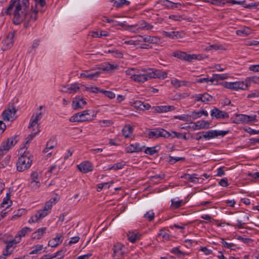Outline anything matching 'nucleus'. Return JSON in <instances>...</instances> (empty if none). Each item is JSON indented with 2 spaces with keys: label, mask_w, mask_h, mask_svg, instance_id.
I'll return each instance as SVG.
<instances>
[{
  "label": "nucleus",
  "mask_w": 259,
  "mask_h": 259,
  "mask_svg": "<svg viewBox=\"0 0 259 259\" xmlns=\"http://www.w3.org/2000/svg\"><path fill=\"white\" fill-rule=\"evenodd\" d=\"M147 136L150 139L158 138L159 137H164L168 135L167 131L163 129H154L153 130H148L147 131Z\"/></svg>",
  "instance_id": "9b49d317"
},
{
  "label": "nucleus",
  "mask_w": 259,
  "mask_h": 259,
  "mask_svg": "<svg viewBox=\"0 0 259 259\" xmlns=\"http://www.w3.org/2000/svg\"><path fill=\"white\" fill-rule=\"evenodd\" d=\"M46 249V247H44L42 244H38L33 247L30 253L40 254L45 252Z\"/></svg>",
  "instance_id": "72a5a7b5"
},
{
  "label": "nucleus",
  "mask_w": 259,
  "mask_h": 259,
  "mask_svg": "<svg viewBox=\"0 0 259 259\" xmlns=\"http://www.w3.org/2000/svg\"><path fill=\"white\" fill-rule=\"evenodd\" d=\"M80 113L82 122L92 121L97 115V112L93 110H86Z\"/></svg>",
  "instance_id": "ddd939ff"
},
{
  "label": "nucleus",
  "mask_w": 259,
  "mask_h": 259,
  "mask_svg": "<svg viewBox=\"0 0 259 259\" xmlns=\"http://www.w3.org/2000/svg\"><path fill=\"white\" fill-rule=\"evenodd\" d=\"M20 156L17 162V169L23 171L30 167L33 160V155L29 151L22 148L19 151Z\"/></svg>",
  "instance_id": "20e7f679"
},
{
  "label": "nucleus",
  "mask_w": 259,
  "mask_h": 259,
  "mask_svg": "<svg viewBox=\"0 0 259 259\" xmlns=\"http://www.w3.org/2000/svg\"><path fill=\"white\" fill-rule=\"evenodd\" d=\"M145 217L150 221L152 220L154 218V213L152 210L148 211L144 215Z\"/></svg>",
  "instance_id": "0e129e2a"
},
{
  "label": "nucleus",
  "mask_w": 259,
  "mask_h": 259,
  "mask_svg": "<svg viewBox=\"0 0 259 259\" xmlns=\"http://www.w3.org/2000/svg\"><path fill=\"white\" fill-rule=\"evenodd\" d=\"M175 107L170 105L158 106L155 108V111L158 113H165L168 111H172Z\"/></svg>",
  "instance_id": "c85d7f7f"
},
{
  "label": "nucleus",
  "mask_w": 259,
  "mask_h": 259,
  "mask_svg": "<svg viewBox=\"0 0 259 259\" xmlns=\"http://www.w3.org/2000/svg\"><path fill=\"white\" fill-rule=\"evenodd\" d=\"M141 236V234L136 230L129 231L127 234L128 239L132 243H134L140 240Z\"/></svg>",
  "instance_id": "bb28decb"
},
{
  "label": "nucleus",
  "mask_w": 259,
  "mask_h": 259,
  "mask_svg": "<svg viewBox=\"0 0 259 259\" xmlns=\"http://www.w3.org/2000/svg\"><path fill=\"white\" fill-rule=\"evenodd\" d=\"M77 166L79 170L83 173L91 172L94 168L93 164L89 161H83Z\"/></svg>",
  "instance_id": "6ab92c4d"
},
{
  "label": "nucleus",
  "mask_w": 259,
  "mask_h": 259,
  "mask_svg": "<svg viewBox=\"0 0 259 259\" xmlns=\"http://www.w3.org/2000/svg\"><path fill=\"white\" fill-rule=\"evenodd\" d=\"M83 85L82 84L74 83L64 87L62 91L64 92L70 94H75L79 91V89H83Z\"/></svg>",
  "instance_id": "f3484780"
},
{
  "label": "nucleus",
  "mask_w": 259,
  "mask_h": 259,
  "mask_svg": "<svg viewBox=\"0 0 259 259\" xmlns=\"http://www.w3.org/2000/svg\"><path fill=\"white\" fill-rule=\"evenodd\" d=\"M173 56L180 59L188 61L198 59V57L195 54L188 55L186 53L180 51L174 52L173 53Z\"/></svg>",
  "instance_id": "f8f14e48"
},
{
  "label": "nucleus",
  "mask_w": 259,
  "mask_h": 259,
  "mask_svg": "<svg viewBox=\"0 0 259 259\" xmlns=\"http://www.w3.org/2000/svg\"><path fill=\"white\" fill-rule=\"evenodd\" d=\"M199 124V128L201 129H208L210 127V122L206 120H199L197 121Z\"/></svg>",
  "instance_id": "49530a36"
},
{
  "label": "nucleus",
  "mask_w": 259,
  "mask_h": 259,
  "mask_svg": "<svg viewBox=\"0 0 259 259\" xmlns=\"http://www.w3.org/2000/svg\"><path fill=\"white\" fill-rule=\"evenodd\" d=\"M210 115L212 118L227 119L229 117V114L225 111L220 110L217 108H213L210 111Z\"/></svg>",
  "instance_id": "2eb2a0df"
},
{
  "label": "nucleus",
  "mask_w": 259,
  "mask_h": 259,
  "mask_svg": "<svg viewBox=\"0 0 259 259\" xmlns=\"http://www.w3.org/2000/svg\"><path fill=\"white\" fill-rule=\"evenodd\" d=\"M80 113H77L72 116H71L69 118V121L70 122H82V119L81 117Z\"/></svg>",
  "instance_id": "de8ad7c7"
},
{
  "label": "nucleus",
  "mask_w": 259,
  "mask_h": 259,
  "mask_svg": "<svg viewBox=\"0 0 259 259\" xmlns=\"http://www.w3.org/2000/svg\"><path fill=\"white\" fill-rule=\"evenodd\" d=\"M12 202L10 199V193H7L1 204V207L4 209H6L12 205Z\"/></svg>",
  "instance_id": "473e14b6"
},
{
  "label": "nucleus",
  "mask_w": 259,
  "mask_h": 259,
  "mask_svg": "<svg viewBox=\"0 0 259 259\" xmlns=\"http://www.w3.org/2000/svg\"><path fill=\"white\" fill-rule=\"evenodd\" d=\"M112 256L113 259H121L127 252V248L122 244L117 242L112 248Z\"/></svg>",
  "instance_id": "423d86ee"
},
{
  "label": "nucleus",
  "mask_w": 259,
  "mask_h": 259,
  "mask_svg": "<svg viewBox=\"0 0 259 259\" xmlns=\"http://www.w3.org/2000/svg\"><path fill=\"white\" fill-rule=\"evenodd\" d=\"M175 118L179 119L181 120H183L184 121L189 122L191 120V116L189 115L183 114L181 115L175 116L174 117Z\"/></svg>",
  "instance_id": "5fc2aeb1"
},
{
  "label": "nucleus",
  "mask_w": 259,
  "mask_h": 259,
  "mask_svg": "<svg viewBox=\"0 0 259 259\" xmlns=\"http://www.w3.org/2000/svg\"><path fill=\"white\" fill-rule=\"evenodd\" d=\"M100 92L110 99H114L115 97V93L110 91L101 90Z\"/></svg>",
  "instance_id": "3c124183"
},
{
  "label": "nucleus",
  "mask_w": 259,
  "mask_h": 259,
  "mask_svg": "<svg viewBox=\"0 0 259 259\" xmlns=\"http://www.w3.org/2000/svg\"><path fill=\"white\" fill-rule=\"evenodd\" d=\"M41 175L40 171H33L31 175V180H39L40 181Z\"/></svg>",
  "instance_id": "4d7b16f0"
},
{
  "label": "nucleus",
  "mask_w": 259,
  "mask_h": 259,
  "mask_svg": "<svg viewBox=\"0 0 259 259\" xmlns=\"http://www.w3.org/2000/svg\"><path fill=\"white\" fill-rule=\"evenodd\" d=\"M16 5H20L21 7V10L26 12V9H28L29 6V0H22L21 3H20V1L17 2Z\"/></svg>",
  "instance_id": "09e8293b"
},
{
  "label": "nucleus",
  "mask_w": 259,
  "mask_h": 259,
  "mask_svg": "<svg viewBox=\"0 0 259 259\" xmlns=\"http://www.w3.org/2000/svg\"><path fill=\"white\" fill-rule=\"evenodd\" d=\"M17 110L15 106H9L2 112V116L3 120L6 121H13L15 120L17 117Z\"/></svg>",
  "instance_id": "6e6552de"
},
{
  "label": "nucleus",
  "mask_w": 259,
  "mask_h": 259,
  "mask_svg": "<svg viewBox=\"0 0 259 259\" xmlns=\"http://www.w3.org/2000/svg\"><path fill=\"white\" fill-rule=\"evenodd\" d=\"M256 122L257 121L256 116L255 115H246V123L249 122Z\"/></svg>",
  "instance_id": "774afa93"
},
{
  "label": "nucleus",
  "mask_w": 259,
  "mask_h": 259,
  "mask_svg": "<svg viewBox=\"0 0 259 259\" xmlns=\"http://www.w3.org/2000/svg\"><path fill=\"white\" fill-rule=\"evenodd\" d=\"M101 73V71L91 73L89 70H83L79 74V77L84 79H89L91 80H96Z\"/></svg>",
  "instance_id": "dca6fc26"
},
{
  "label": "nucleus",
  "mask_w": 259,
  "mask_h": 259,
  "mask_svg": "<svg viewBox=\"0 0 259 259\" xmlns=\"http://www.w3.org/2000/svg\"><path fill=\"white\" fill-rule=\"evenodd\" d=\"M62 241L61 235H57L49 242V245L51 247H56Z\"/></svg>",
  "instance_id": "f704fd0d"
},
{
  "label": "nucleus",
  "mask_w": 259,
  "mask_h": 259,
  "mask_svg": "<svg viewBox=\"0 0 259 259\" xmlns=\"http://www.w3.org/2000/svg\"><path fill=\"white\" fill-rule=\"evenodd\" d=\"M184 204L185 203L183 200H180L178 198H174L171 200V206L174 208H178Z\"/></svg>",
  "instance_id": "a18cd8bd"
},
{
  "label": "nucleus",
  "mask_w": 259,
  "mask_h": 259,
  "mask_svg": "<svg viewBox=\"0 0 259 259\" xmlns=\"http://www.w3.org/2000/svg\"><path fill=\"white\" fill-rule=\"evenodd\" d=\"M41 108L42 107L40 106L39 109L37 110L32 116L28 126L29 130H33L35 132H40L38 121L40 120L42 115V112L41 111Z\"/></svg>",
  "instance_id": "39448f33"
},
{
  "label": "nucleus",
  "mask_w": 259,
  "mask_h": 259,
  "mask_svg": "<svg viewBox=\"0 0 259 259\" xmlns=\"http://www.w3.org/2000/svg\"><path fill=\"white\" fill-rule=\"evenodd\" d=\"M15 237L12 240L9 241L6 246V248L3 251V255L6 256L8 254H10L14 250L16 244L19 242H15Z\"/></svg>",
  "instance_id": "412c9836"
},
{
  "label": "nucleus",
  "mask_w": 259,
  "mask_h": 259,
  "mask_svg": "<svg viewBox=\"0 0 259 259\" xmlns=\"http://www.w3.org/2000/svg\"><path fill=\"white\" fill-rule=\"evenodd\" d=\"M202 115L205 116H208V113L206 110H200L197 111H194L191 113L190 115V116L192 117L193 119H196L197 118H200Z\"/></svg>",
  "instance_id": "2f4dec72"
},
{
  "label": "nucleus",
  "mask_w": 259,
  "mask_h": 259,
  "mask_svg": "<svg viewBox=\"0 0 259 259\" xmlns=\"http://www.w3.org/2000/svg\"><path fill=\"white\" fill-rule=\"evenodd\" d=\"M160 146L159 145H157L152 147H145L143 149V150L146 154H149L150 155H153L154 154L158 153L160 150Z\"/></svg>",
  "instance_id": "c756f323"
},
{
  "label": "nucleus",
  "mask_w": 259,
  "mask_h": 259,
  "mask_svg": "<svg viewBox=\"0 0 259 259\" xmlns=\"http://www.w3.org/2000/svg\"><path fill=\"white\" fill-rule=\"evenodd\" d=\"M57 145V142L56 138L52 137L50 139V140L48 141L47 143V146L46 148L44 149V152L46 153H48L47 156H50L52 155L51 152H49V151L55 147H56Z\"/></svg>",
  "instance_id": "b1692460"
},
{
  "label": "nucleus",
  "mask_w": 259,
  "mask_h": 259,
  "mask_svg": "<svg viewBox=\"0 0 259 259\" xmlns=\"http://www.w3.org/2000/svg\"><path fill=\"white\" fill-rule=\"evenodd\" d=\"M197 175L196 174L193 175H189L186 174L185 175L183 178L185 179L188 180L191 182L197 183L199 182V179L196 177Z\"/></svg>",
  "instance_id": "37998d69"
},
{
  "label": "nucleus",
  "mask_w": 259,
  "mask_h": 259,
  "mask_svg": "<svg viewBox=\"0 0 259 259\" xmlns=\"http://www.w3.org/2000/svg\"><path fill=\"white\" fill-rule=\"evenodd\" d=\"M174 38L177 39L184 37L185 35V33L183 31H174Z\"/></svg>",
  "instance_id": "680f3d73"
},
{
  "label": "nucleus",
  "mask_w": 259,
  "mask_h": 259,
  "mask_svg": "<svg viewBox=\"0 0 259 259\" xmlns=\"http://www.w3.org/2000/svg\"><path fill=\"white\" fill-rule=\"evenodd\" d=\"M131 105L135 108L140 111L149 110L151 106L147 103H143L140 101H134L131 102Z\"/></svg>",
  "instance_id": "aec40b11"
},
{
  "label": "nucleus",
  "mask_w": 259,
  "mask_h": 259,
  "mask_svg": "<svg viewBox=\"0 0 259 259\" xmlns=\"http://www.w3.org/2000/svg\"><path fill=\"white\" fill-rule=\"evenodd\" d=\"M108 52L109 53L113 54L115 57H117V58H120V57H122V53L120 51H119L118 50H109L108 51Z\"/></svg>",
  "instance_id": "052dcab7"
},
{
  "label": "nucleus",
  "mask_w": 259,
  "mask_h": 259,
  "mask_svg": "<svg viewBox=\"0 0 259 259\" xmlns=\"http://www.w3.org/2000/svg\"><path fill=\"white\" fill-rule=\"evenodd\" d=\"M66 250L62 249L60 250L56 253L53 254L50 256V257L48 259H53L56 258V259H61L62 258L65 254Z\"/></svg>",
  "instance_id": "79ce46f5"
},
{
  "label": "nucleus",
  "mask_w": 259,
  "mask_h": 259,
  "mask_svg": "<svg viewBox=\"0 0 259 259\" xmlns=\"http://www.w3.org/2000/svg\"><path fill=\"white\" fill-rule=\"evenodd\" d=\"M133 128L130 125L125 126L122 129L123 135L125 138L131 137L133 133Z\"/></svg>",
  "instance_id": "ea45409f"
},
{
  "label": "nucleus",
  "mask_w": 259,
  "mask_h": 259,
  "mask_svg": "<svg viewBox=\"0 0 259 259\" xmlns=\"http://www.w3.org/2000/svg\"><path fill=\"white\" fill-rule=\"evenodd\" d=\"M112 124V121L109 120H101L99 121V125L102 127L109 126Z\"/></svg>",
  "instance_id": "6e6d98bb"
},
{
  "label": "nucleus",
  "mask_w": 259,
  "mask_h": 259,
  "mask_svg": "<svg viewBox=\"0 0 259 259\" xmlns=\"http://www.w3.org/2000/svg\"><path fill=\"white\" fill-rule=\"evenodd\" d=\"M162 34L164 36L166 37H169L171 39H175L174 38V31H170V32H167V31H163Z\"/></svg>",
  "instance_id": "69168bd1"
},
{
  "label": "nucleus",
  "mask_w": 259,
  "mask_h": 259,
  "mask_svg": "<svg viewBox=\"0 0 259 259\" xmlns=\"http://www.w3.org/2000/svg\"><path fill=\"white\" fill-rule=\"evenodd\" d=\"M229 133L228 131L210 130L204 132L200 133L203 138L206 140L217 138L219 136H224Z\"/></svg>",
  "instance_id": "1a4fd4ad"
},
{
  "label": "nucleus",
  "mask_w": 259,
  "mask_h": 259,
  "mask_svg": "<svg viewBox=\"0 0 259 259\" xmlns=\"http://www.w3.org/2000/svg\"><path fill=\"white\" fill-rule=\"evenodd\" d=\"M228 77L227 74H214L212 75V77L210 78L209 81L210 84H212L214 80H219L227 79Z\"/></svg>",
  "instance_id": "c9c22d12"
},
{
  "label": "nucleus",
  "mask_w": 259,
  "mask_h": 259,
  "mask_svg": "<svg viewBox=\"0 0 259 259\" xmlns=\"http://www.w3.org/2000/svg\"><path fill=\"white\" fill-rule=\"evenodd\" d=\"M144 148V146H141L139 143H136L126 146L125 150L127 153H138L143 151Z\"/></svg>",
  "instance_id": "4be33fe9"
},
{
  "label": "nucleus",
  "mask_w": 259,
  "mask_h": 259,
  "mask_svg": "<svg viewBox=\"0 0 259 259\" xmlns=\"http://www.w3.org/2000/svg\"><path fill=\"white\" fill-rule=\"evenodd\" d=\"M13 36V33L9 34L7 36V37L3 40L4 44L6 45L5 47L10 48L13 46V41L12 38Z\"/></svg>",
  "instance_id": "4c0bfd02"
},
{
  "label": "nucleus",
  "mask_w": 259,
  "mask_h": 259,
  "mask_svg": "<svg viewBox=\"0 0 259 259\" xmlns=\"http://www.w3.org/2000/svg\"><path fill=\"white\" fill-rule=\"evenodd\" d=\"M60 199L59 195L55 194L49 201L46 202L44 208L32 215L28 220L29 224H33L39 222L42 218L47 215L51 211L52 206L56 204Z\"/></svg>",
  "instance_id": "7ed1b4c3"
},
{
  "label": "nucleus",
  "mask_w": 259,
  "mask_h": 259,
  "mask_svg": "<svg viewBox=\"0 0 259 259\" xmlns=\"http://www.w3.org/2000/svg\"><path fill=\"white\" fill-rule=\"evenodd\" d=\"M31 231V229L28 227H25L19 231L16 234L15 237V242H20L22 237H25L27 234Z\"/></svg>",
  "instance_id": "5701e85b"
},
{
  "label": "nucleus",
  "mask_w": 259,
  "mask_h": 259,
  "mask_svg": "<svg viewBox=\"0 0 259 259\" xmlns=\"http://www.w3.org/2000/svg\"><path fill=\"white\" fill-rule=\"evenodd\" d=\"M221 243L223 246L227 248H229L232 250H234L235 248V245L232 243H229L225 241L223 239H222Z\"/></svg>",
  "instance_id": "13d9d810"
},
{
  "label": "nucleus",
  "mask_w": 259,
  "mask_h": 259,
  "mask_svg": "<svg viewBox=\"0 0 259 259\" xmlns=\"http://www.w3.org/2000/svg\"><path fill=\"white\" fill-rule=\"evenodd\" d=\"M118 66L116 64H111L108 62H105L101 64L96 65L95 67L91 69L92 70L98 69L99 71L105 72H111L118 68Z\"/></svg>",
  "instance_id": "9d476101"
},
{
  "label": "nucleus",
  "mask_w": 259,
  "mask_h": 259,
  "mask_svg": "<svg viewBox=\"0 0 259 259\" xmlns=\"http://www.w3.org/2000/svg\"><path fill=\"white\" fill-rule=\"evenodd\" d=\"M112 2L118 8L122 7L124 5L128 6L130 3L129 1L126 0H112Z\"/></svg>",
  "instance_id": "a19ab883"
},
{
  "label": "nucleus",
  "mask_w": 259,
  "mask_h": 259,
  "mask_svg": "<svg viewBox=\"0 0 259 259\" xmlns=\"http://www.w3.org/2000/svg\"><path fill=\"white\" fill-rule=\"evenodd\" d=\"M246 83L247 84L248 89L251 86L252 83L259 84V76H253L251 77H247L246 78Z\"/></svg>",
  "instance_id": "e433bc0d"
},
{
  "label": "nucleus",
  "mask_w": 259,
  "mask_h": 259,
  "mask_svg": "<svg viewBox=\"0 0 259 259\" xmlns=\"http://www.w3.org/2000/svg\"><path fill=\"white\" fill-rule=\"evenodd\" d=\"M137 25V32H140L143 30H151L153 28V26L145 20H142L136 24Z\"/></svg>",
  "instance_id": "393cba45"
},
{
  "label": "nucleus",
  "mask_w": 259,
  "mask_h": 259,
  "mask_svg": "<svg viewBox=\"0 0 259 259\" xmlns=\"http://www.w3.org/2000/svg\"><path fill=\"white\" fill-rule=\"evenodd\" d=\"M39 180H32L30 183V187L33 189H36L39 187Z\"/></svg>",
  "instance_id": "e2e57ef3"
},
{
  "label": "nucleus",
  "mask_w": 259,
  "mask_h": 259,
  "mask_svg": "<svg viewBox=\"0 0 259 259\" xmlns=\"http://www.w3.org/2000/svg\"><path fill=\"white\" fill-rule=\"evenodd\" d=\"M249 29H240L236 31V34L240 36H247L249 33Z\"/></svg>",
  "instance_id": "bf43d9fd"
},
{
  "label": "nucleus",
  "mask_w": 259,
  "mask_h": 259,
  "mask_svg": "<svg viewBox=\"0 0 259 259\" xmlns=\"http://www.w3.org/2000/svg\"><path fill=\"white\" fill-rule=\"evenodd\" d=\"M46 227H42L38 229L31 234V238L33 240H38L41 239L46 234Z\"/></svg>",
  "instance_id": "a878e982"
},
{
  "label": "nucleus",
  "mask_w": 259,
  "mask_h": 259,
  "mask_svg": "<svg viewBox=\"0 0 259 259\" xmlns=\"http://www.w3.org/2000/svg\"><path fill=\"white\" fill-rule=\"evenodd\" d=\"M233 122L239 124L246 123V115L236 114L234 115Z\"/></svg>",
  "instance_id": "7c9ffc66"
},
{
  "label": "nucleus",
  "mask_w": 259,
  "mask_h": 259,
  "mask_svg": "<svg viewBox=\"0 0 259 259\" xmlns=\"http://www.w3.org/2000/svg\"><path fill=\"white\" fill-rule=\"evenodd\" d=\"M37 11H32L29 15L26 14V12L21 10L20 5H16L14 12L13 23L15 24H20L24 20H26L24 26L27 28L32 25L37 18Z\"/></svg>",
  "instance_id": "f03ea898"
},
{
  "label": "nucleus",
  "mask_w": 259,
  "mask_h": 259,
  "mask_svg": "<svg viewBox=\"0 0 259 259\" xmlns=\"http://www.w3.org/2000/svg\"><path fill=\"white\" fill-rule=\"evenodd\" d=\"M82 90L83 91H87L90 92H92V93H99V92H100V91H101V90H100L97 87H85L84 85L83 87Z\"/></svg>",
  "instance_id": "603ef678"
},
{
  "label": "nucleus",
  "mask_w": 259,
  "mask_h": 259,
  "mask_svg": "<svg viewBox=\"0 0 259 259\" xmlns=\"http://www.w3.org/2000/svg\"><path fill=\"white\" fill-rule=\"evenodd\" d=\"M212 97L208 94H199L197 96L198 101H201L203 102H207L210 101Z\"/></svg>",
  "instance_id": "58836bf2"
},
{
  "label": "nucleus",
  "mask_w": 259,
  "mask_h": 259,
  "mask_svg": "<svg viewBox=\"0 0 259 259\" xmlns=\"http://www.w3.org/2000/svg\"><path fill=\"white\" fill-rule=\"evenodd\" d=\"M156 3L160 4L167 9L176 8L178 5H180L179 3H175L168 0H158Z\"/></svg>",
  "instance_id": "cd10ccee"
},
{
  "label": "nucleus",
  "mask_w": 259,
  "mask_h": 259,
  "mask_svg": "<svg viewBox=\"0 0 259 259\" xmlns=\"http://www.w3.org/2000/svg\"><path fill=\"white\" fill-rule=\"evenodd\" d=\"M125 165V162L124 161H121L116 164H114V170L120 169L122 168Z\"/></svg>",
  "instance_id": "338daca9"
},
{
  "label": "nucleus",
  "mask_w": 259,
  "mask_h": 259,
  "mask_svg": "<svg viewBox=\"0 0 259 259\" xmlns=\"http://www.w3.org/2000/svg\"><path fill=\"white\" fill-rule=\"evenodd\" d=\"M223 85L227 89L236 91L239 90H246L248 89V87L246 83V79L243 81L234 82L226 81L224 83Z\"/></svg>",
  "instance_id": "0eeeda50"
},
{
  "label": "nucleus",
  "mask_w": 259,
  "mask_h": 259,
  "mask_svg": "<svg viewBox=\"0 0 259 259\" xmlns=\"http://www.w3.org/2000/svg\"><path fill=\"white\" fill-rule=\"evenodd\" d=\"M158 235L159 236L162 237V238L165 240H167L169 239V235L168 231L167 230L162 229L160 230Z\"/></svg>",
  "instance_id": "8fccbe9b"
},
{
  "label": "nucleus",
  "mask_w": 259,
  "mask_h": 259,
  "mask_svg": "<svg viewBox=\"0 0 259 259\" xmlns=\"http://www.w3.org/2000/svg\"><path fill=\"white\" fill-rule=\"evenodd\" d=\"M30 134L26 139V144H28L39 132L29 130Z\"/></svg>",
  "instance_id": "864d4df0"
},
{
  "label": "nucleus",
  "mask_w": 259,
  "mask_h": 259,
  "mask_svg": "<svg viewBox=\"0 0 259 259\" xmlns=\"http://www.w3.org/2000/svg\"><path fill=\"white\" fill-rule=\"evenodd\" d=\"M20 0H11L9 3V5L8 8L6 9L5 13L6 15H11V11L13 10L15 5L17 3V2L20 1Z\"/></svg>",
  "instance_id": "c03bdc74"
},
{
  "label": "nucleus",
  "mask_w": 259,
  "mask_h": 259,
  "mask_svg": "<svg viewBox=\"0 0 259 259\" xmlns=\"http://www.w3.org/2000/svg\"><path fill=\"white\" fill-rule=\"evenodd\" d=\"M17 137L16 136L13 137L8 139L7 141L3 142L0 147L2 149L4 150L6 152L12 148L17 143Z\"/></svg>",
  "instance_id": "a211bd4d"
},
{
  "label": "nucleus",
  "mask_w": 259,
  "mask_h": 259,
  "mask_svg": "<svg viewBox=\"0 0 259 259\" xmlns=\"http://www.w3.org/2000/svg\"><path fill=\"white\" fill-rule=\"evenodd\" d=\"M86 104L85 99L80 96H76L72 100V107L74 110H77L83 108Z\"/></svg>",
  "instance_id": "4468645a"
},
{
  "label": "nucleus",
  "mask_w": 259,
  "mask_h": 259,
  "mask_svg": "<svg viewBox=\"0 0 259 259\" xmlns=\"http://www.w3.org/2000/svg\"><path fill=\"white\" fill-rule=\"evenodd\" d=\"M125 73L132 80L140 83L144 82L152 78L163 79L167 76L166 72L150 68H131L126 70Z\"/></svg>",
  "instance_id": "f257e3e1"
}]
</instances>
